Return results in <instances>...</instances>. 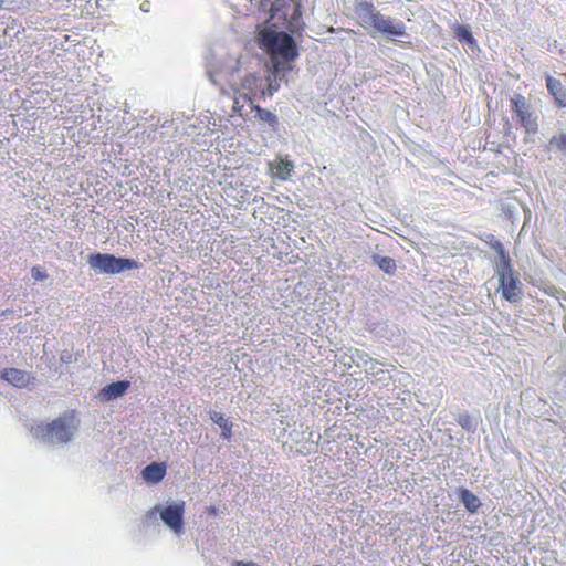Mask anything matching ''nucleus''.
Masks as SVG:
<instances>
[{"instance_id": "f257e3e1", "label": "nucleus", "mask_w": 566, "mask_h": 566, "mask_svg": "<svg viewBox=\"0 0 566 566\" xmlns=\"http://www.w3.org/2000/svg\"><path fill=\"white\" fill-rule=\"evenodd\" d=\"M244 64L241 59H228L219 69L208 64L207 75L213 85H219L218 76L224 77L232 93H240V96L252 105L261 85V77Z\"/></svg>"}, {"instance_id": "f03ea898", "label": "nucleus", "mask_w": 566, "mask_h": 566, "mask_svg": "<svg viewBox=\"0 0 566 566\" xmlns=\"http://www.w3.org/2000/svg\"><path fill=\"white\" fill-rule=\"evenodd\" d=\"M355 13L359 24L374 36L375 33H382L388 39L394 40V36H405L406 25L403 22H396L390 17L381 14L373 3L363 1L357 3Z\"/></svg>"}, {"instance_id": "7ed1b4c3", "label": "nucleus", "mask_w": 566, "mask_h": 566, "mask_svg": "<svg viewBox=\"0 0 566 566\" xmlns=\"http://www.w3.org/2000/svg\"><path fill=\"white\" fill-rule=\"evenodd\" d=\"M78 420L73 413H63L49 423L31 429V433L44 444L63 447L76 434Z\"/></svg>"}, {"instance_id": "20e7f679", "label": "nucleus", "mask_w": 566, "mask_h": 566, "mask_svg": "<svg viewBox=\"0 0 566 566\" xmlns=\"http://www.w3.org/2000/svg\"><path fill=\"white\" fill-rule=\"evenodd\" d=\"M87 264L96 274L115 275L126 271L139 269V263L134 259L118 258L108 253H94L87 259Z\"/></svg>"}, {"instance_id": "39448f33", "label": "nucleus", "mask_w": 566, "mask_h": 566, "mask_svg": "<svg viewBox=\"0 0 566 566\" xmlns=\"http://www.w3.org/2000/svg\"><path fill=\"white\" fill-rule=\"evenodd\" d=\"M495 272L500 281V290L505 300L517 302L521 298V282L514 275L509 255L501 249L500 261L496 263Z\"/></svg>"}, {"instance_id": "423d86ee", "label": "nucleus", "mask_w": 566, "mask_h": 566, "mask_svg": "<svg viewBox=\"0 0 566 566\" xmlns=\"http://www.w3.org/2000/svg\"><path fill=\"white\" fill-rule=\"evenodd\" d=\"M184 511L185 504L181 503H172L167 506L156 505L153 510H150L146 514V522L154 523L157 521L158 516L161 521L177 535L181 534L184 531Z\"/></svg>"}, {"instance_id": "0eeeda50", "label": "nucleus", "mask_w": 566, "mask_h": 566, "mask_svg": "<svg viewBox=\"0 0 566 566\" xmlns=\"http://www.w3.org/2000/svg\"><path fill=\"white\" fill-rule=\"evenodd\" d=\"M512 109L516 113L521 125L525 128L528 134H535L537 132L538 125L536 116L534 115V111L531 104L526 101V98L515 93L511 97Z\"/></svg>"}, {"instance_id": "6e6552de", "label": "nucleus", "mask_w": 566, "mask_h": 566, "mask_svg": "<svg viewBox=\"0 0 566 566\" xmlns=\"http://www.w3.org/2000/svg\"><path fill=\"white\" fill-rule=\"evenodd\" d=\"M129 385H130L129 381H126V380L112 382L111 385L105 386L101 390L98 397L101 400H104V401H111V400L117 399V398L122 397L127 391V389L129 388Z\"/></svg>"}, {"instance_id": "1a4fd4ad", "label": "nucleus", "mask_w": 566, "mask_h": 566, "mask_svg": "<svg viewBox=\"0 0 566 566\" xmlns=\"http://www.w3.org/2000/svg\"><path fill=\"white\" fill-rule=\"evenodd\" d=\"M2 379L17 388H24L29 385L31 376L24 370L9 368L2 373Z\"/></svg>"}, {"instance_id": "9d476101", "label": "nucleus", "mask_w": 566, "mask_h": 566, "mask_svg": "<svg viewBox=\"0 0 566 566\" xmlns=\"http://www.w3.org/2000/svg\"><path fill=\"white\" fill-rule=\"evenodd\" d=\"M546 87L548 92L555 97V101L559 106H566V92L564 86L559 80L552 77L551 75L546 76Z\"/></svg>"}, {"instance_id": "9b49d317", "label": "nucleus", "mask_w": 566, "mask_h": 566, "mask_svg": "<svg viewBox=\"0 0 566 566\" xmlns=\"http://www.w3.org/2000/svg\"><path fill=\"white\" fill-rule=\"evenodd\" d=\"M270 167L275 177L281 180H286L291 177L294 165L291 160L279 158L270 163Z\"/></svg>"}, {"instance_id": "f8f14e48", "label": "nucleus", "mask_w": 566, "mask_h": 566, "mask_svg": "<svg viewBox=\"0 0 566 566\" xmlns=\"http://www.w3.org/2000/svg\"><path fill=\"white\" fill-rule=\"evenodd\" d=\"M210 420L221 429V437L230 439L232 436V422L221 412L216 410L209 411Z\"/></svg>"}, {"instance_id": "ddd939ff", "label": "nucleus", "mask_w": 566, "mask_h": 566, "mask_svg": "<svg viewBox=\"0 0 566 566\" xmlns=\"http://www.w3.org/2000/svg\"><path fill=\"white\" fill-rule=\"evenodd\" d=\"M166 473V467L163 463H150L143 470V478L146 482L158 483L161 481Z\"/></svg>"}, {"instance_id": "4468645a", "label": "nucleus", "mask_w": 566, "mask_h": 566, "mask_svg": "<svg viewBox=\"0 0 566 566\" xmlns=\"http://www.w3.org/2000/svg\"><path fill=\"white\" fill-rule=\"evenodd\" d=\"M460 500L465 506V509L471 513H475L481 505V502L478 499V496L467 489L461 490Z\"/></svg>"}, {"instance_id": "2eb2a0df", "label": "nucleus", "mask_w": 566, "mask_h": 566, "mask_svg": "<svg viewBox=\"0 0 566 566\" xmlns=\"http://www.w3.org/2000/svg\"><path fill=\"white\" fill-rule=\"evenodd\" d=\"M373 263L377 264L385 273L394 274L396 271V262L394 259L389 256H384L379 254L371 255Z\"/></svg>"}, {"instance_id": "dca6fc26", "label": "nucleus", "mask_w": 566, "mask_h": 566, "mask_svg": "<svg viewBox=\"0 0 566 566\" xmlns=\"http://www.w3.org/2000/svg\"><path fill=\"white\" fill-rule=\"evenodd\" d=\"M457 422L467 431L475 432L479 424V418L472 417L467 412H460L455 418Z\"/></svg>"}, {"instance_id": "f3484780", "label": "nucleus", "mask_w": 566, "mask_h": 566, "mask_svg": "<svg viewBox=\"0 0 566 566\" xmlns=\"http://www.w3.org/2000/svg\"><path fill=\"white\" fill-rule=\"evenodd\" d=\"M361 363H357L359 367H363L367 374L371 376H376L379 373H382L381 369L378 368L379 363L376 359L369 358L367 355H359Z\"/></svg>"}, {"instance_id": "a211bd4d", "label": "nucleus", "mask_w": 566, "mask_h": 566, "mask_svg": "<svg viewBox=\"0 0 566 566\" xmlns=\"http://www.w3.org/2000/svg\"><path fill=\"white\" fill-rule=\"evenodd\" d=\"M220 91H221V94H223V95H227V96H231L232 95L233 96V107H232V111H233L234 114H237L239 116H243L244 115L243 114L244 105L241 103V101L245 102L243 99V96H240V93L233 94L232 91L229 92L224 87H221Z\"/></svg>"}, {"instance_id": "6ab92c4d", "label": "nucleus", "mask_w": 566, "mask_h": 566, "mask_svg": "<svg viewBox=\"0 0 566 566\" xmlns=\"http://www.w3.org/2000/svg\"><path fill=\"white\" fill-rule=\"evenodd\" d=\"M548 149L566 153V133H560L559 135L553 136L549 139Z\"/></svg>"}, {"instance_id": "aec40b11", "label": "nucleus", "mask_w": 566, "mask_h": 566, "mask_svg": "<svg viewBox=\"0 0 566 566\" xmlns=\"http://www.w3.org/2000/svg\"><path fill=\"white\" fill-rule=\"evenodd\" d=\"M252 109L256 111V113L262 122H265L271 126H274L275 124H277V117L272 112L261 108L258 105H253Z\"/></svg>"}, {"instance_id": "412c9836", "label": "nucleus", "mask_w": 566, "mask_h": 566, "mask_svg": "<svg viewBox=\"0 0 566 566\" xmlns=\"http://www.w3.org/2000/svg\"><path fill=\"white\" fill-rule=\"evenodd\" d=\"M455 33L460 40H463L470 44L474 42L471 31L464 25H459L455 30Z\"/></svg>"}, {"instance_id": "4be33fe9", "label": "nucleus", "mask_w": 566, "mask_h": 566, "mask_svg": "<svg viewBox=\"0 0 566 566\" xmlns=\"http://www.w3.org/2000/svg\"><path fill=\"white\" fill-rule=\"evenodd\" d=\"M31 275L35 281H43L48 277L45 271H43L40 266H33L31 270Z\"/></svg>"}, {"instance_id": "5701e85b", "label": "nucleus", "mask_w": 566, "mask_h": 566, "mask_svg": "<svg viewBox=\"0 0 566 566\" xmlns=\"http://www.w3.org/2000/svg\"><path fill=\"white\" fill-rule=\"evenodd\" d=\"M280 88V84L276 82V80L270 81L268 87L262 91V95H269L272 96L275 92H277Z\"/></svg>"}, {"instance_id": "b1692460", "label": "nucleus", "mask_w": 566, "mask_h": 566, "mask_svg": "<svg viewBox=\"0 0 566 566\" xmlns=\"http://www.w3.org/2000/svg\"><path fill=\"white\" fill-rule=\"evenodd\" d=\"M140 10L143 12H149L150 10V2L149 1H144L142 4H140Z\"/></svg>"}, {"instance_id": "393cba45", "label": "nucleus", "mask_w": 566, "mask_h": 566, "mask_svg": "<svg viewBox=\"0 0 566 566\" xmlns=\"http://www.w3.org/2000/svg\"><path fill=\"white\" fill-rule=\"evenodd\" d=\"M2 4H3V0H0V9L2 8Z\"/></svg>"}]
</instances>
